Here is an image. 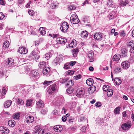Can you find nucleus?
I'll return each mask as SVG.
<instances>
[{
	"label": "nucleus",
	"instance_id": "nucleus-8",
	"mask_svg": "<svg viewBox=\"0 0 134 134\" xmlns=\"http://www.w3.org/2000/svg\"><path fill=\"white\" fill-rule=\"evenodd\" d=\"M93 36L95 40L98 41L101 40L103 36L102 33L100 32L96 33L94 34Z\"/></svg>",
	"mask_w": 134,
	"mask_h": 134
},
{
	"label": "nucleus",
	"instance_id": "nucleus-20",
	"mask_svg": "<svg viewBox=\"0 0 134 134\" xmlns=\"http://www.w3.org/2000/svg\"><path fill=\"white\" fill-rule=\"evenodd\" d=\"M36 105V107L37 108H40L43 107L44 104H43V102L41 100L39 101L37 103Z\"/></svg>",
	"mask_w": 134,
	"mask_h": 134
},
{
	"label": "nucleus",
	"instance_id": "nucleus-7",
	"mask_svg": "<svg viewBox=\"0 0 134 134\" xmlns=\"http://www.w3.org/2000/svg\"><path fill=\"white\" fill-rule=\"evenodd\" d=\"M47 92L48 94H52L56 89V85L53 84L47 88Z\"/></svg>",
	"mask_w": 134,
	"mask_h": 134
},
{
	"label": "nucleus",
	"instance_id": "nucleus-42",
	"mask_svg": "<svg viewBox=\"0 0 134 134\" xmlns=\"http://www.w3.org/2000/svg\"><path fill=\"white\" fill-rule=\"evenodd\" d=\"M63 68L64 69H70V66L69 63H66L64 65Z\"/></svg>",
	"mask_w": 134,
	"mask_h": 134
},
{
	"label": "nucleus",
	"instance_id": "nucleus-58",
	"mask_svg": "<svg viewBox=\"0 0 134 134\" xmlns=\"http://www.w3.org/2000/svg\"><path fill=\"white\" fill-rule=\"evenodd\" d=\"M5 16V15L3 14L2 13H0V19L2 20Z\"/></svg>",
	"mask_w": 134,
	"mask_h": 134
},
{
	"label": "nucleus",
	"instance_id": "nucleus-25",
	"mask_svg": "<svg viewBox=\"0 0 134 134\" xmlns=\"http://www.w3.org/2000/svg\"><path fill=\"white\" fill-rule=\"evenodd\" d=\"M94 83L93 80L92 79L89 78L86 81V83L88 85L91 86Z\"/></svg>",
	"mask_w": 134,
	"mask_h": 134
},
{
	"label": "nucleus",
	"instance_id": "nucleus-24",
	"mask_svg": "<svg viewBox=\"0 0 134 134\" xmlns=\"http://www.w3.org/2000/svg\"><path fill=\"white\" fill-rule=\"evenodd\" d=\"M88 35V32L86 31H82L81 34V37L84 39L87 38Z\"/></svg>",
	"mask_w": 134,
	"mask_h": 134
},
{
	"label": "nucleus",
	"instance_id": "nucleus-44",
	"mask_svg": "<svg viewBox=\"0 0 134 134\" xmlns=\"http://www.w3.org/2000/svg\"><path fill=\"white\" fill-rule=\"evenodd\" d=\"M9 43L8 41H5L3 43V46L5 48H7L9 47Z\"/></svg>",
	"mask_w": 134,
	"mask_h": 134
},
{
	"label": "nucleus",
	"instance_id": "nucleus-27",
	"mask_svg": "<svg viewBox=\"0 0 134 134\" xmlns=\"http://www.w3.org/2000/svg\"><path fill=\"white\" fill-rule=\"evenodd\" d=\"M74 83V81L72 80H70L68 81V83L66 85L68 87H70L73 85Z\"/></svg>",
	"mask_w": 134,
	"mask_h": 134
},
{
	"label": "nucleus",
	"instance_id": "nucleus-4",
	"mask_svg": "<svg viewBox=\"0 0 134 134\" xmlns=\"http://www.w3.org/2000/svg\"><path fill=\"white\" fill-rule=\"evenodd\" d=\"M39 74L38 71L37 70H32L31 72V79L33 81H34L37 79Z\"/></svg>",
	"mask_w": 134,
	"mask_h": 134
},
{
	"label": "nucleus",
	"instance_id": "nucleus-48",
	"mask_svg": "<svg viewBox=\"0 0 134 134\" xmlns=\"http://www.w3.org/2000/svg\"><path fill=\"white\" fill-rule=\"evenodd\" d=\"M109 87V86L108 85H104L103 86V90L104 91L106 92L108 90Z\"/></svg>",
	"mask_w": 134,
	"mask_h": 134
},
{
	"label": "nucleus",
	"instance_id": "nucleus-30",
	"mask_svg": "<svg viewBox=\"0 0 134 134\" xmlns=\"http://www.w3.org/2000/svg\"><path fill=\"white\" fill-rule=\"evenodd\" d=\"M77 44L76 43V41L75 40H73L72 42L69 44V46L71 47H75Z\"/></svg>",
	"mask_w": 134,
	"mask_h": 134
},
{
	"label": "nucleus",
	"instance_id": "nucleus-51",
	"mask_svg": "<svg viewBox=\"0 0 134 134\" xmlns=\"http://www.w3.org/2000/svg\"><path fill=\"white\" fill-rule=\"evenodd\" d=\"M74 71L73 70H69L66 73V74L68 75H72L74 74Z\"/></svg>",
	"mask_w": 134,
	"mask_h": 134
},
{
	"label": "nucleus",
	"instance_id": "nucleus-12",
	"mask_svg": "<svg viewBox=\"0 0 134 134\" xmlns=\"http://www.w3.org/2000/svg\"><path fill=\"white\" fill-rule=\"evenodd\" d=\"M19 51L21 54H25L27 53L28 50L25 47H20L19 49Z\"/></svg>",
	"mask_w": 134,
	"mask_h": 134
},
{
	"label": "nucleus",
	"instance_id": "nucleus-55",
	"mask_svg": "<svg viewBox=\"0 0 134 134\" xmlns=\"http://www.w3.org/2000/svg\"><path fill=\"white\" fill-rule=\"evenodd\" d=\"M122 118H127V115L126 114V112L124 111L122 113Z\"/></svg>",
	"mask_w": 134,
	"mask_h": 134
},
{
	"label": "nucleus",
	"instance_id": "nucleus-14",
	"mask_svg": "<svg viewBox=\"0 0 134 134\" xmlns=\"http://www.w3.org/2000/svg\"><path fill=\"white\" fill-rule=\"evenodd\" d=\"M6 64L9 65V66H11L14 65V61L13 59L10 58L7 59Z\"/></svg>",
	"mask_w": 134,
	"mask_h": 134
},
{
	"label": "nucleus",
	"instance_id": "nucleus-6",
	"mask_svg": "<svg viewBox=\"0 0 134 134\" xmlns=\"http://www.w3.org/2000/svg\"><path fill=\"white\" fill-rule=\"evenodd\" d=\"M68 27V24L66 22H65L62 23L60 29L62 32H66Z\"/></svg>",
	"mask_w": 134,
	"mask_h": 134
},
{
	"label": "nucleus",
	"instance_id": "nucleus-22",
	"mask_svg": "<svg viewBox=\"0 0 134 134\" xmlns=\"http://www.w3.org/2000/svg\"><path fill=\"white\" fill-rule=\"evenodd\" d=\"M12 101L10 100H7L5 102L4 107L5 108H8L11 105Z\"/></svg>",
	"mask_w": 134,
	"mask_h": 134
},
{
	"label": "nucleus",
	"instance_id": "nucleus-57",
	"mask_svg": "<svg viewBox=\"0 0 134 134\" xmlns=\"http://www.w3.org/2000/svg\"><path fill=\"white\" fill-rule=\"evenodd\" d=\"M81 77V75L80 74H79L75 76L74 77V79L76 80H78L80 79Z\"/></svg>",
	"mask_w": 134,
	"mask_h": 134
},
{
	"label": "nucleus",
	"instance_id": "nucleus-33",
	"mask_svg": "<svg viewBox=\"0 0 134 134\" xmlns=\"http://www.w3.org/2000/svg\"><path fill=\"white\" fill-rule=\"evenodd\" d=\"M33 100L32 99L28 100L26 101V105L27 106H32V101Z\"/></svg>",
	"mask_w": 134,
	"mask_h": 134
},
{
	"label": "nucleus",
	"instance_id": "nucleus-32",
	"mask_svg": "<svg viewBox=\"0 0 134 134\" xmlns=\"http://www.w3.org/2000/svg\"><path fill=\"white\" fill-rule=\"evenodd\" d=\"M20 113H15L13 114V119H18L20 117Z\"/></svg>",
	"mask_w": 134,
	"mask_h": 134
},
{
	"label": "nucleus",
	"instance_id": "nucleus-31",
	"mask_svg": "<svg viewBox=\"0 0 134 134\" xmlns=\"http://www.w3.org/2000/svg\"><path fill=\"white\" fill-rule=\"evenodd\" d=\"M114 82L116 85H119L121 83V80L118 78H115L114 79Z\"/></svg>",
	"mask_w": 134,
	"mask_h": 134
},
{
	"label": "nucleus",
	"instance_id": "nucleus-15",
	"mask_svg": "<svg viewBox=\"0 0 134 134\" xmlns=\"http://www.w3.org/2000/svg\"><path fill=\"white\" fill-rule=\"evenodd\" d=\"M130 63L127 61H125L121 63L122 67L125 69H127L130 66Z\"/></svg>",
	"mask_w": 134,
	"mask_h": 134
},
{
	"label": "nucleus",
	"instance_id": "nucleus-45",
	"mask_svg": "<svg viewBox=\"0 0 134 134\" xmlns=\"http://www.w3.org/2000/svg\"><path fill=\"white\" fill-rule=\"evenodd\" d=\"M68 9L70 10H74L76 8V7L73 5H70L68 7Z\"/></svg>",
	"mask_w": 134,
	"mask_h": 134
},
{
	"label": "nucleus",
	"instance_id": "nucleus-21",
	"mask_svg": "<svg viewBox=\"0 0 134 134\" xmlns=\"http://www.w3.org/2000/svg\"><path fill=\"white\" fill-rule=\"evenodd\" d=\"M53 54V52L49 51L45 55V58L47 59L48 60L52 57Z\"/></svg>",
	"mask_w": 134,
	"mask_h": 134
},
{
	"label": "nucleus",
	"instance_id": "nucleus-60",
	"mask_svg": "<svg viewBox=\"0 0 134 134\" xmlns=\"http://www.w3.org/2000/svg\"><path fill=\"white\" fill-rule=\"evenodd\" d=\"M5 87H3L2 90V96H4L6 93V91L5 90Z\"/></svg>",
	"mask_w": 134,
	"mask_h": 134
},
{
	"label": "nucleus",
	"instance_id": "nucleus-10",
	"mask_svg": "<svg viewBox=\"0 0 134 134\" xmlns=\"http://www.w3.org/2000/svg\"><path fill=\"white\" fill-rule=\"evenodd\" d=\"M87 55L89 61L90 62H92L94 60V53L93 51H89L88 54Z\"/></svg>",
	"mask_w": 134,
	"mask_h": 134
},
{
	"label": "nucleus",
	"instance_id": "nucleus-62",
	"mask_svg": "<svg viewBox=\"0 0 134 134\" xmlns=\"http://www.w3.org/2000/svg\"><path fill=\"white\" fill-rule=\"evenodd\" d=\"M95 105L96 107H99L101 106V104L100 102H98L96 103Z\"/></svg>",
	"mask_w": 134,
	"mask_h": 134
},
{
	"label": "nucleus",
	"instance_id": "nucleus-53",
	"mask_svg": "<svg viewBox=\"0 0 134 134\" xmlns=\"http://www.w3.org/2000/svg\"><path fill=\"white\" fill-rule=\"evenodd\" d=\"M120 35L121 37H124L125 35V34L124 31H122L120 32Z\"/></svg>",
	"mask_w": 134,
	"mask_h": 134
},
{
	"label": "nucleus",
	"instance_id": "nucleus-2",
	"mask_svg": "<svg viewBox=\"0 0 134 134\" xmlns=\"http://www.w3.org/2000/svg\"><path fill=\"white\" fill-rule=\"evenodd\" d=\"M131 126V122L128 121L122 124L121 125V127L124 130L127 131L130 128Z\"/></svg>",
	"mask_w": 134,
	"mask_h": 134
},
{
	"label": "nucleus",
	"instance_id": "nucleus-41",
	"mask_svg": "<svg viewBox=\"0 0 134 134\" xmlns=\"http://www.w3.org/2000/svg\"><path fill=\"white\" fill-rule=\"evenodd\" d=\"M119 4L122 6H125L126 5V3L123 1L122 0H118Z\"/></svg>",
	"mask_w": 134,
	"mask_h": 134
},
{
	"label": "nucleus",
	"instance_id": "nucleus-13",
	"mask_svg": "<svg viewBox=\"0 0 134 134\" xmlns=\"http://www.w3.org/2000/svg\"><path fill=\"white\" fill-rule=\"evenodd\" d=\"M128 52V50L127 48H123L121 50V54L122 56L123 57H127Z\"/></svg>",
	"mask_w": 134,
	"mask_h": 134
},
{
	"label": "nucleus",
	"instance_id": "nucleus-50",
	"mask_svg": "<svg viewBox=\"0 0 134 134\" xmlns=\"http://www.w3.org/2000/svg\"><path fill=\"white\" fill-rule=\"evenodd\" d=\"M114 13V12H112L111 13L109 14V17L110 19H111L114 18L115 16V15H113L112 14Z\"/></svg>",
	"mask_w": 134,
	"mask_h": 134
},
{
	"label": "nucleus",
	"instance_id": "nucleus-49",
	"mask_svg": "<svg viewBox=\"0 0 134 134\" xmlns=\"http://www.w3.org/2000/svg\"><path fill=\"white\" fill-rule=\"evenodd\" d=\"M85 119V116L84 115L81 116L79 118L78 121L79 122H81L83 121Z\"/></svg>",
	"mask_w": 134,
	"mask_h": 134
},
{
	"label": "nucleus",
	"instance_id": "nucleus-16",
	"mask_svg": "<svg viewBox=\"0 0 134 134\" xmlns=\"http://www.w3.org/2000/svg\"><path fill=\"white\" fill-rule=\"evenodd\" d=\"M34 120V117L32 116H27L26 118L25 121L27 123H30L32 122Z\"/></svg>",
	"mask_w": 134,
	"mask_h": 134
},
{
	"label": "nucleus",
	"instance_id": "nucleus-63",
	"mask_svg": "<svg viewBox=\"0 0 134 134\" xmlns=\"http://www.w3.org/2000/svg\"><path fill=\"white\" fill-rule=\"evenodd\" d=\"M52 82V81H45L43 83L44 85L47 84V85H48L50 84V83L51 82Z\"/></svg>",
	"mask_w": 134,
	"mask_h": 134
},
{
	"label": "nucleus",
	"instance_id": "nucleus-19",
	"mask_svg": "<svg viewBox=\"0 0 134 134\" xmlns=\"http://www.w3.org/2000/svg\"><path fill=\"white\" fill-rule=\"evenodd\" d=\"M121 57V55L120 54H117L114 56L112 59L114 61L117 62L119 60Z\"/></svg>",
	"mask_w": 134,
	"mask_h": 134
},
{
	"label": "nucleus",
	"instance_id": "nucleus-40",
	"mask_svg": "<svg viewBox=\"0 0 134 134\" xmlns=\"http://www.w3.org/2000/svg\"><path fill=\"white\" fill-rule=\"evenodd\" d=\"M120 108L119 107L115 108L114 110V113L115 114H118L120 113Z\"/></svg>",
	"mask_w": 134,
	"mask_h": 134
},
{
	"label": "nucleus",
	"instance_id": "nucleus-18",
	"mask_svg": "<svg viewBox=\"0 0 134 134\" xmlns=\"http://www.w3.org/2000/svg\"><path fill=\"white\" fill-rule=\"evenodd\" d=\"M54 130L56 132H59L62 130V127L60 125H57L54 126Z\"/></svg>",
	"mask_w": 134,
	"mask_h": 134
},
{
	"label": "nucleus",
	"instance_id": "nucleus-56",
	"mask_svg": "<svg viewBox=\"0 0 134 134\" xmlns=\"http://www.w3.org/2000/svg\"><path fill=\"white\" fill-rule=\"evenodd\" d=\"M5 76L4 74L3 71H0V78H2L4 76Z\"/></svg>",
	"mask_w": 134,
	"mask_h": 134
},
{
	"label": "nucleus",
	"instance_id": "nucleus-17",
	"mask_svg": "<svg viewBox=\"0 0 134 134\" xmlns=\"http://www.w3.org/2000/svg\"><path fill=\"white\" fill-rule=\"evenodd\" d=\"M96 87L94 86H92L88 89V92L90 94H92L96 91Z\"/></svg>",
	"mask_w": 134,
	"mask_h": 134
},
{
	"label": "nucleus",
	"instance_id": "nucleus-3",
	"mask_svg": "<svg viewBox=\"0 0 134 134\" xmlns=\"http://www.w3.org/2000/svg\"><path fill=\"white\" fill-rule=\"evenodd\" d=\"M76 95L79 97H83L85 94V90L82 88H79L76 91Z\"/></svg>",
	"mask_w": 134,
	"mask_h": 134
},
{
	"label": "nucleus",
	"instance_id": "nucleus-1",
	"mask_svg": "<svg viewBox=\"0 0 134 134\" xmlns=\"http://www.w3.org/2000/svg\"><path fill=\"white\" fill-rule=\"evenodd\" d=\"M70 20L71 22L74 24L79 23L80 22V20L76 14L72 15L70 18Z\"/></svg>",
	"mask_w": 134,
	"mask_h": 134
},
{
	"label": "nucleus",
	"instance_id": "nucleus-47",
	"mask_svg": "<svg viewBox=\"0 0 134 134\" xmlns=\"http://www.w3.org/2000/svg\"><path fill=\"white\" fill-rule=\"evenodd\" d=\"M121 70V68L120 67H118L115 68L114 71L116 73H118L120 72Z\"/></svg>",
	"mask_w": 134,
	"mask_h": 134
},
{
	"label": "nucleus",
	"instance_id": "nucleus-39",
	"mask_svg": "<svg viewBox=\"0 0 134 134\" xmlns=\"http://www.w3.org/2000/svg\"><path fill=\"white\" fill-rule=\"evenodd\" d=\"M49 35L53 38L58 37L59 36V34H49Z\"/></svg>",
	"mask_w": 134,
	"mask_h": 134
},
{
	"label": "nucleus",
	"instance_id": "nucleus-38",
	"mask_svg": "<svg viewBox=\"0 0 134 134\" xmlns=\"http://www.w3.org/2000/svg\"><path fill=\"white\" fill-rule=\"evenodd\" d=\"M113 91L112 89H109L107 93V95L109 97H111L113 94Z\"/></svg>",
	"mask_w": 134,
	"mask_h": 134
},
{
	"label": "nucleus",
	"instance_id": "nucleus-29",
	"mask_svg": "<svg viewBox=\"0 0 134 134\" xmlns=\"http://www.w3.org/2000/svg\"><path fill=\"white\" fill-rule=\"evenodd\" d=\"M43 73L44 74H46L50 71L49 68L48 67H46L43 68Z\"/></svg>",
	"mask_w": 134,
	"mask_h": 134
},
{
	"label": "nucleus",
	"instance_id": "nucleus-52",
	"mask_svg": "<svg viewBox=\"0 0 134 134\" xmlns=\"http://www.w3.org/2000/svg\"><path fill=\"white\" fill-rule=\"evenodd\" d=\"M68 63H69L70 66H72L76 64V61H71Z\"/></svg>",
	"mask_w": 134,
	"mask_h": 134
},
{
	"label": "nucleus",
	"instance_id": "nucleus-37",
	"mask_svg": "<svg viewBox=\"0 0 134 134\" xmlns=\"http://www.w3.org/2000/svg\"><path fill=\"white\" fill-rule=\"evenodd\" d=\"M39 30L41 34L42 35H44L46 33V32L44 28L43 27H41L40 28Z\"/></svg>",
	"mask_w": 134,
	"mask_h": 134
},
{
	"label": "nucleus",
	"instance_id": "nucleus-36",
	"mask_svg": "<svg viewBox=\"0 0 134 134\" xmlns=\"http://www.w3.org/2000/svg\"><path fill=\"white\" fill-rule=\"evenodd\" d=\"M17 103L18 105H22L24 103V102L21 98H17Z\"/></svg>",
	"mask_w": 134,
	"mask_h": 134
},
{
	"label": "nucleus",
	"instance_id": "nucleus-28",
	"mask_svg": "<svg viewBox=\"0 0 134 134\" xmlns=\"http://www.w3.org/2000/svg\"><path fill=\"white\" fill-rule=\"evenodd\" d=\"M15 122L13 120H10L8 122L9 125L11 127H13L15 125Z\"/></svg>",
	"mask_w": 134,
	"mask_h": 134
},
{
	"label": "nucleus",
	"instance_id": "nucleus-35",
	"mask_svg": "<svg viewBox=\"0 0 134 134\" xmlns=\"http://www.w3.org/2000/svg\"><path fill=\"white\" fill-rule=\"evenodd\" d=\"M107 5L108 6L112 7H113L114 6L113 2L111 0H109L107 3Z\"/></svg>",
	"mask_w": 134,
	"mask_h": 134
},
{
	"label": "nucleus",
	"instance_id": "nucleus-43",
	"mask_svg": "<svg viewBox=\"0 0 134 134\" xmlns=\"http://www.w3.org/2000/svg\"><path fill=\"white\" fill-rule=\"evenodd\" d=\"M127 45L129 47H132L134 46V43L133 41H130L128 43Z\"/></svg>",
	"mask_w": 134,
	"mask_h": 134
},
{
	"label": "nucleus",
	"instance_id": "nucleus-5",
	"mask_svg": "<svg viewBox=\"0 0 134 134\" xmlns=\"http://www.w3.org/2000/svg\"><path fill=\"white\" fill-rule=\"evenodd\" d=\"M30 57H32L34 60H36L39 58L40 57L39 55L38 54L37 50H34L30 53Z\"/></svg>",
	"mask_w": 134,
	"mask_h": 134
},
{
	"label": "nucleus",
	"instance_id": "nucleus-11",
	"mask_svg": "<svg viewBox=\"0 0 134 134\" xmlns=\"http://www.w3.org/2000/svg\"><path fill=\"white\" fill-rule=\"evenodd\" d=\"M56 42L59 44H64L67 41L66 39L62 37H57V38Z\"/></svg>",
	"mask_w": 134,
	"mask_h": 134
},
{
	"label": "nucleus",
	"instance_id": "nucleus-59",
	"mask_svg": "<svg viewBox=\"0 0 134 134\" xmlns=\"http://www.w3.org/2000/svg\"><path fill=\"white\" fill-rule=\"evenodd\" d=\"M0 4L2 5H4L5 3V0H0Z\"/></svg>",
	"mask_w": 134,
	"mask_h": 134
},
{
	"label": "nucleus",
	"instance_id": "nucleus-9",
	"mask_svg": "<svg viewBox=\"0 0 134 134\" xmlns=\"http://www.w3.org/2000/svg\"><path fill=\"white\" fill-rule=\"evenodd\" d=\"M35 129V134H43L44 133V130L41 129L39 125L36 126Z\"/></svg>",
	"mask_w": 134,
	"mask_h": 134
},
{
	"label": "nucleus",
	"instance_id": "nucleus-64",
	"mask_svg": "<svg viewBox=\"0 0 134 134\" xmlns=\"http://www.w3.org/2000/svg\"><path fill=\"white\" fill-rule=\"evenodd\" d=\"M86 130V127L85 126L82 127L81 128V131L82 132H85Z\"/></svg>",
	"mask_w": 134,
	"mask_h": 134
},
{
	"label": "nucleus",
	"instance_id": "nucleus-34",
	"mask_svg": "<svg viewBox=\"0 0 134 134\" xmlns=\"http://www.w3.org/2000/svg\"><path fill=\"white\" fill-rule=\"evenodd\" d=\"M0 130H3V131L7 133H8L9 131L8 129L5 127H4L3 126H1L0 127Z\"/></svg>",
	"mask_w": 134,
	"mask_h": 134
},
{
	"label": "nucleus",
	"instance_id": "nucleus-61",
	"mask_svg": "<svg viewBox=\"0 0 134 134\" xmlns=\"http://www.w3.org/2000/svg\"><path fill=\"white\" fill-rule=\"evenodd\" d=\"M41 112L42 114H45L46 113L47 111L46 110L42 109L41 110Z\"/></svg>",
	"mask_w": 134,
	"mask_h": 134
},
{
	"label": "nucleus",
	"instance_id": "nucleus-54",
	"mask_svg": "<svg viewBox=\"0 0 134 134\" xmlns=\"http://www.w3.org/2000/svg\"><path fill=\"white\" fill-rule=\"evenodd\" d=\"M28 13L29 14L31 15L32 16L34 13V12L33 10H29Z\"/></svg>",
	"mask_w": 134,
	"mask_h": 134
},
{
	"label": "nucleus",
	"instance_id": "nucleus-23",
	"mask_svg": "<svg viewBox=\"0 0 134 134\" xmlns=\"http://www.w3.org/2000/svg\"><path fill=\"white\" fill-rule=\"evenodd\" d=\"M79 52V49L77 48H76L73 49L72 53L73 56L74 57H77V54Z\"/></svg>",
	"mask_w": 134,
	"mask_h": 134
},
{
	"label": "nucleus",
	"instance_id": "nucleus-26",
	"mask_svg": "<svg viewBox=\"0 0 134 134\" xmlns=\"http://www.w3.org/2000/svg\"><path fill=\"white\" fill-rule=\"evenodd\" d=\"M46 62L43 61L39 63L38 66L40 68L43 69L46 67Z\"/></svg>",
	"mask_w": 134,
	"mask_h": 134
},
{
	"label": "nucleus",
	"instance_id": "nucleus-46",
	"mask_svg": "<svg viewBox=\"0 0 134 134\" xmlns=\"http://www.w3.org/2000/svg\"><path fill=\"white\" fill-rule=\"evenodd\" d=\"M69 88L66 90L67 92L69 94H70L72 93L73 91V88L71 87H69Z\"/></svg>",
	"mask_w": 134,
	"mask_h": 134
}]
</instances>
